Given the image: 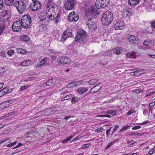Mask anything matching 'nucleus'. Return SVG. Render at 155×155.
Wrapping results in <instances>:
<instances>
[{"mask_svg": "<svg viewBox=\"0 0 155 155\" xmlns=\"http://www.w3.org/2000/svg\"><path fill=\"white\" fill-rule=\"evenodd\" d=\"M97 10L95 6H92L86 11L85 15L88 19L87 24L90 29H94L97 28L96 23L92 20L93 18H95L99 15Z\"/></svg>", "mask_w": 155, "mask_h": 155, "instance_id": "f257e3e1", "label": "nucleus"}, {"mask_svg": "<svg viewBox=\"0 0 155 155\" xmlns=\"http://www.w3.org/2000/svg\"><path fill=\"white\" fill-rule=\"evenodd\" d=\"M60 9L58 6H52L46 12V16L51 20H55L54 23L57 24L60 19Z\"/></svg>", "mask_w": 155, "mask_h": 155, "instance_id": "f03ea898", "label": "nucleus"}, {"mask_svg": "<svg viewBox=\"0 0 155 155\" xmlns=\"http://www.w3.org/2000/svg\"><path fill=\"white\" fill-rule=\"evenodd\" d=\"M113 18V13L109 11H107L103 14L101 21L104 25H108L112 21Z\"/></svg>", "mask_w": 155, "mask_h": 155, "instance_id": "7ed1b4c3", "label": "nucleus"}, {"mask_svg": "<svg viewBox=\"0 0 155 155\" xmlns=\"http://www.w3.org/2000/svg\"><path fill=\"white\" fill-rule=\"evenodd\" d=\"M23 25V28L26 29L30 26L32 20L31 17L29 15H24L20 20Z\"/></svg>", "mask_w": 155, "mask_h": 155, "instance_id": "20e7f679", "label": "nucleus"}, {"mask_svg": "<svg viewBox=\"0 0 155 155\" xmlns=\"http://www.w3.org/2000/svg\"><path fill=\"white\" fill-rule=\"evenodd\" d=\"M14 5L20 14H22L26 10L25 4L22 1L16 2L15 3Z\"/></svg>", "mask_w": 155, "mask_h": 155, "instance_id": "39448f33", "label": "nucleus"}, {"mask_svg": "<svg viewBox=\"0 0 155 155\" xmlns=\"http://www.w3.org/2000/svg\"><path fill=\"white\" fill-rule=\"evenodd\" d=\"M86 36V32L83 30H81L78 32L75 37V40L79 42H82L85 39Z\"/></svg>", "mask_w": 155, "mask_h": 155, "instance_id": "423d86ee", "label": "nucleus"}, {"mask_svg": "<svg viewBox=\"0 0 155 155\" xmlns=\"http://www.w3.org/2000/svg\"><path fill=\"white\" fill-rule=\"evenodd\" d=\"M110 2L109 0H97L95 5L97 9L103 8L106 7Z\"/></svg>", "mask_w": 155, "mask_h": 155, "instance_id": "0eeeda50", "label": "nucleus"}, {"mask_svg": "<svg viewBox=\"0 0 155 155\" xmlns=\"http://www.w3.org/2000/svg\"><path fill=\"white\" fill-rule=\"evenodd\" d=\"M21 27H23V25L20 20L16 21L13 23L12 29L14 31H19L21 29Z\"/></svg>", "mask_w": 155, "mask_h": 155, "instance_id": "6e6552de", "label": "nucleus"}, {"mask_svg": "<svg viewBox=\"0 0 155 155\" xmlns=\"http://www.w3.org/2000/svg\"><path fill=\"white\" fill-rule=\"evenodd\" d=\"M74 0H67L64 4L65 8L69 10H72L74 6Z\"/></svg>", "mask_w": 155, "mask_h": 155, "instance_id": "1a4fd4ad", "label": "nucleus"}, {"mask_svg": "<svg viewBox=\"0 0 155 155\" xmlns=\"http://www.w3.org/2000/svg\"><path fill=\"white\" fill-rule=\"evenodd\" d=\"M72 30L71 29H68L64 32L62 34L61 37V41H65L67 38L72 36Z\"/></svg>", "mask_w": 155, "mask_h": 155, "instance_id": "9d476101", "label": "nucleus"}, {"mask_svg": "<svg viewBox=\"0 0 155 155\" xmlns=\"http://www.w3.org/2000/svg\"><path fill=\"white\" fill-rule=\"evenodd\" d=\"M70 61V58L66 57H59L57 59V61L58 63L62 64H67L69 63Z\"/></svg>", "mask_w": 155, "mask_h": 155, "instance_id": "9b49d317", "label": "nucleus"}, {"mask_svg": "<svg viewBox=\"0 0 155 155\" xmlns=\"http://www.w3.org/2000/svg\"><path fill=\"white\" fill-rule=\"evenodd\" d=\"M68 18L70 21H77L79 19V16L75 14L74 12H72L68 15Z\"/></svg>", "mask_w": 155, "mask_h": 155, "instance_id": "f8f14e48", "label": "nucleus"}, {"mask_svg": "<svg viewBox=\"0 0 155 155\" xmlns=\"http://www.w3.org/2000/svg\"><path fill=\"white\" fill-rule=\"evenodd\" d=\"M41 6V3L40 2H37L36 3H32L30 6V9L32 11H35L38 10Z\"/></svg>", "mask_w": 155, "mask_h": 155, "instance_id": "ddd939ff", "label": "nucleus"}, {"mask_svg": "<svg viewBox=\"0 0 155 155\" xmlns=\"http://www.w3.org/2000/svg\"><path fill=\"white\" fill-rule=\"evenodd\" d=\"M125 24L123 21L120 20H117L114 26L116 30H122L124 27Z\"/></svg>", "mask_w": 155, "mask_h": 155, "instance_id": "4468645a", "label": "nucleus"}, {"mask_svg": "<svg viewBox=\"0 0 155 155\" xmlns=\"http://www.w3.org/2000/svg\"><path fill=\"white\" fill-rule=\"evenodd\" d=\"M128 40L129 42L135 45H137L139 43V39L138 38L134 35H130V37L128 38Z\"/></svg>", "mask_w": 155, "mask_h": 155, "instance_id": "2eb2a0df", "label": "nucleus"}, {"mask_svg": "<svg viewBox=\"0 0 155 155\" xmlns=\"http://www.w3.org/2000/svg\"><path fill=\"white\" fill-rule=\"evenodd\" d=\"M132 13L130 10L125 9L122 12V16L127 19L130 18L131 15Z\"/></svg>", "mask_w": 155, "mask_h": 155, "instance_id": "dca6fc26", "label": "nucleus"}, {"mask_svg": "<svg viewBox=\"0 0 155 155\" xmlns=\"http://www.w3.org/2000/svg\"><path fill=\"white\" fill-rule=\"evenodd\" d=\"M100 84H97L96 85L92 87L90 90V92L93 94L98 91L101 88V87L99 86V85Z\"/></svg>", "mask_w": 155, "mask_h": 155, "instance_id": "f3484780", "label": "nucleus"}, {"mask_svg": "<svg viewBox=\"0 0 155 155\" xmlns=\"http://www.w3.org/2000/svg\"><path fill=\"white\" fill-rule=\"evenodd\" d=\"M140 0H129L128 4L130 6H135L139 3Z\"/></svg>", "mask_w": 155, "mask_h": 155, "instance_id": "a211bd4d", "label": "nucleus"}, {"mask_svg": "<svg viewBox=\"0 0 155 155\" xmlns=\"http://www.w3.org/2000/svg\"><path fill=\"white\" fill-rule=\"evenodd\" d=\"M88 90L87 87H80L77 90L78 93L81 95L85 93Z\"/></svg>", "mask_w": 155, "mask_h": 155, "instance_id": "6ab92c4d", "label": "nucleus"}, {"mask_svg": "<svg viewBox=\"0 0 155 155\" xmlns=\"http://www.w3.org/2000/svg\"><path fill=\"white\" fill-rule=\"evenodd\" d=\"M150 42L148 40H146L143 42V45L145 46L144 49H149L150 47Z\"/></svg>", "mask_w": 155, "mask_h": 155, "instance_id": "aec40b11", "label": "nucleus"}, {"mask_svg": "<svg viewBox=\"0 0 155 155\" xmlns=\"http://www.w3.org/2000/svg\"><path fill=\"white\" fill-rule=\"evenodd\" d=\"M134 71L130 73V75H135L136 76H138L140 75V74L139 73L138 69H135L133 70Z\"/></svg>", "mask_w": 155, "mask_h": 155, "instance_id": "412c9836", "label": "nucleus"}, {"mask_svg": "<svg viewBox=\"0 0 155 155\" xmlns=\"http://www.w3.org/2000/svg\"><path fill=\"white\" fill-rule=\"evenodd\" d=\"M122 51L121 48L117 47L113 49V51L114 53L117 54H120Z\"/></svg>", "mask_w": 155, "mask_h": 155, "instance_id": "4be33fe9", "label": "nucleus"}, {"mask_svg": "<svg viewBox=\"0 0 155 155\" xmlns=\"http://www.w3.org/2000/svg\"><path fill=\"white\" fill-rule=\"evenodd\" d=\"M21 39L23 41L27 42L29 41V38L28 35H24L21 36Z\"/></svg>", "mask_w": 155, "mask_h": 155, "instance_id": "5701e85b", "label": "nucleus"}, {"mask_svg": "<svg viewBox=\"0 0 155 155\" xmlns=\"http://www.w3.org/2000/svg\"><path fill=\"white\" fill-rule=\"evenodd\" d=\"M99 81V80L96 79L95 78H94L89 80L87 82V83L90 85H94Z\"/></svg>", "mask_w": 155, "mask_h": 155, "instance_id": "b1692460", "label": "nucleus"}, {"mask_svg": "<svg viewBox=\"0 0 155 155\" xmlns=\"http://www.w3.org/2000/svg\"><path fill=\"white\" fill-rule=\"evenodd\" d=\"M55 79H51L48 80L46 83V84L47 86H51L52 84H54Z\"/></svg>", "mask_w": 155, "mask_h": 155, "instance_id": "393cba45", "label": "nucleus"}, {"mask_svg": "<svg viewBox=\"0 0 155 155\" xmlns=\"http://www.w3.org/2000/svg\"><path fill=\"white\" fill-rule=\"evenodd\" d=\"M8 103V102L6 101L0 104V108L4 109L8 107L9 106Z\"/></svg>", "mask_w": 155, "mask_h": 155, "instance_id": "a878e982", "label": "nucleus"}, {"mask_svg": "<svg viewBox=\"0 0 155 155\" xmlns=\"http://www.w3.org/2000/svg\"><path fill=\"white\" fill-rule=\"evenodd\" d=\"M4 1L6 5L11 6L13 3L14 0H4Z\"/></svg>", "mask_w": 155, "mask_h": 155, "instance_id": "bb28decb", "label": "nucleus"}, {"mask_svg": "<svg viewBox=\"0 0 155 155\" xmlns=\"http://www.w3.org/2000/svg\"><path fill=\"white\" fill-rule=\"evenodd\" d=\"M73 97V95L68 94L65 96L64 97L62 98L61 100L62 101H64L65 100H67L71 99Z\"/></svg>", "mask_w": 155, "mask_h": 155, "instance_id": "cd10ccee", "label": "nucleus"}, {"mask_svg": "<svg viewBox=\"0 0 155 155\" xmlns=\"http://www.w3.org/2000/svg\"><path fill=\"white\" fill-rule=\"evenodd\" d=\"M8 13V11L5 10H2L0 13L1 15L3 17H4L5 16L7 15Z\"/></svg>", "mask_w": 155, "mask_h": 155, "instance_id": "c85d7f7f", "label": "nucleus"}, {"mask_svg": "<svg viewBox=\"0 0 155 155\" xmlns=\"http://www.w3.org/2000/svg\"><path fill=\"white\" fill-rule=\"evenodd\" d=\"M74 81V84L73 85V87L79 86L81 84L83 83V81L81 80L77 81Z\"/></svg>", "mask_w": 155, "mask_h": 155, "instance_id": "c756f323", "label": "nucleus"}, {"mask_svg": "<svg viewBox=\"0 0 155 155\" xmlns=\"http://www.w3.org/2000/svg\"><path fill=\"white\" fill-rule=\"evenodd\" d=\"M16 50L18 53L20 54H24L26 52V51L24 49L22 48H18L16 49Z\"/></svg>", "mask_w": 155, "mask_h": 155, "instance_id": "7c9ffc66", "label": "nucleus"}, {"mask_svg": "<svg viewBox=\"0 0 155 155\" xmlns=\"http://www.w3.org/2000/svg\"><path fill=\"white\" fill-rule=\"evenodd\" d=\"M5 28V25L4 24H0V35H2Z\"/></svg>", "mask_w": 155, "mask_h": 155, "instance_id": "2f4dec72", "label": "nucleus"}, {"mask_svg": "<svg viewBox=\"0 0 155 155\" xmlns=\"http://www.w3.org/2000/svg\"><path fill=\"white\" fill-rule=\"evenodd\" d=\"M79 100V99L78 97H74L73 96L72 98L71 102L72 104H74L78 102Z\"/></svg>", "mask_w": 155, "mask_h": 155, "instance_id": "473e14b6", "label": "nucleus"}, {"mask_svg": "<svg viewBox=\"0 0 155 155\" xmlns=\"http://www.w3.org/2000/svg\"><path fill=\"white\" fill-rule=\"evenodd\" d=\"M28 60H25L23 61L21 64V65L23 66H26L28 65Z\"/></svg>", "mask_w": 155, "mask_h": 155, "instance_id": "72a5a7b5", "label": "nucleus"}, {"mask_svg": "<svg viewBox=\"0 0 155 155\" xmlns=\"http://www.w3.org/2000/svg\"><path fill=\"white\" fill-rule=\"evenodd\" d=\"M73 136H69L68 138L62 141V143H67L68 141H69L72 138Z\"/></svg>", "mask_w": 155, "mask_h": 155, "instance_id": "f704fd0d", "label": "nucleus"}, {"mask_svg": "<svg viewBox=\"0 0 155 155\" xmlns=\"http://www.w3.org/2000/svg\"><path fill=\"white\" fill-rule=\"evenodd\" d=\"M14 51L13 50L10 49L8 51V55L11 56L14 53Z\"/></svg>", "mask_w": 155, "mask_h": 155, "instance_id": "c9c22d12", "label": "nucleus"}, {"mask_svg": "<svg viewBox=\"0 0 155 155\" xmlns=\"http://www.w3.org/2000/svg\"><path fill=\"white\" fill-rule=\"evenodd\" d=\"M75 81L73 82H70L68 83L66 86V87L67 88H71V85H72V86H73V85L74 84Z\"/></svg>", "mask_w": 155, "mask_h": 155, "instance_id": "e433bc0d", "label": "nucleus"}, {"mask_svg": "<svg viewBox=\"0 0 155 155\" xmlns=\"http://www.w3.org/2000/svg\"><path fill=\"white\" fill-rule=\"evenodd\" d=\"M155 104L154 103H151L149 104V109L150 110H152Z\"/></svg>", "mask_w": 155, "mask_h": 155, "instance_id": "4c0bfd02", "label": "nucleus"}, {"mask_svg": "<svg viewBox=\"0 0 155 155\" xmlns=\"http://www.w3.org/2000/svg\"><path fill=\"white\" fill-rule=\"evenodd\" d=\"M155 146L152 148L148 152V153L150 155H152L155 152Z\"/></svg>", "mask_w": 155, "mask_h": 155, "instance_id": "58836bf2", "label": "nucleus"}, {"mask_svg": "<svg viewBox=\"0 0 155 155\" xmlns=\"http://www.w3.org/2000/svg\"><path fill=\"white\" fill-rule=\"evenodd\" d=\"M28 87L29 86L28 85L23 86L21 87L20 90L22 91H23L28 88Z\"/></svg>", "mask_w": 155, "mask_h": 155, "instance_id": "ea45409f", "label": "nucleus"}, {"mask_svg": "<svg viewBox=\"0 0 155 155\" xmlns=\"http://www.w3.org/2000/svg\"><path fill=\"white\" fill-rule=\"evenodd\" d=\"M103 130V128L102 127L98 128L95 130V132H102Z\"/></svg>", "mask_w": 155, "mask_h": 155, "instance_id": "a19ab883", "label": "nucleus"}, {"mask_svg": "<svg viewBox=\"0 0 155 155\" xmlns=\"http://www.w3.org/2000/svg\"><path fill=\"white\" fill-rule=\"evenodd\" d=\"M4 6V2L3 0H0V10H1Z\"/></svg>", "mask_w": 155, "mask_h": 155, "instance_id": "79ce46f5", "label": "nucleus"}, {"mask_svg": "<svg viewBox=\"0 0 155 155\" xmlns=\"http://www.w3.org/2000/svg\"><path fill=\"white\" fill-rule=\"evenodd\" d=\"M80 64L78 63V62H76L74 63L73 64H72V66L73 67H75V68H77L78 67V66H79Z\"/></svg>", "mask_w": 155, "mask_h": 155, "instance_id": "37998d69", "label": "nucleus"}, {"mask_svg": "<svg viewBox=\"0 0 155 155\" xmlns=\"http://www.w3.org/2000/svg\"><path fill=\"white\" fill-rule=\"evenodd\" d=\"M3 91H2V90L0 91V97H2L6 94V92L5 91L4 92Z\"/></svg>", "mask_w": 155, "mask_h": 155, "instance_id": "c03bdc74", "label": "nucleus"}, {"mask_svg": "<svg viewBox=\"0 0 155 155\" xmlns=\"http://www.w3.org/2000/svg\"><path fill=\"white\" fill-rule=\"evenodd\" d=\"M126 57L127 58H130L132 57V55L131 53H128L126 54Z\"/></svg>", "mask_w": 155, "mask_h": 155, "instance_id": "a18cd8bd", "label": "nucleus"}, {"mask_svg": "<svg viewBox=\"0 0 155 155\" xmlns=\"http://www.w3.org/2000/svg\"><path fill=\"white\" fill-rule=\"evenodd\" d=\"M134 112V110H131L129 111L127 114V115L128 116L132 114Z\"/></svg>", "mask_w": 155, "mask_h": 155, "instance_id": "49530a36", "label": "nucleus"}, {"mask_svg": "<svg viewBox=\"0 0 155 155\" xmlns=\"http://www.w3.org/2000/svg\"><path fill=\"white\" fill-rule=\"evenodd\" d=\"M129 127L128 126L123 127L120 130V131H124L127 130Z\"/></svg>", "mask_w": 155, "mask_h": 155, "instance_id": "de8ad7c7", "label": "nucleus"}, {"mask_svg": "<svg viewBox=\"0 0 155 155\" xmlns=\"http://www.w3.org/2000/svg\"><path fill=\"white\" fill-rule=\"evenodd\" d=\"M2 91H5L6 92V94L7 93H9L10 92L8 90V87H5L2 90Z\"/></svg>", "mask_w": 155, "mask_h": 155, "instance_id": "09e8293b", "label": "nucleus"}, {"mask_svg": "<svg viewBox=\"0 0 155 155\" xmlns=\"http://www.w3.org/2000/svg\"><path fill=\"white\" fill-rule=\"evenodd\" d=\"M151 26L155 28V21H151L150 22Z\"/></svg>", "mask_w": 155, "mask_h": 155, "instance_id": "8fccbe9b", "label": "nucleus"}, {"mask_svg": "<svg viewBox=\"0 0 155 155\" xmlns=\"http://www.w3.org/2000/svg\"><path fill=\"white\" fill-rule=\"evenodd\" d=\"M114 143L113 142H111L110 143L108 144L107 145V147L105 148L106 149H107L109 148L111 146L114 144Z\"/></svg>", "mask_w": 155, "mask_h": 155, "instance_id": "3c124183", "label": "nucleus"}, {"mask_svg": "<svg viewBox=\"0 0 155 155\" xmlns=\"http://www.w3.org/2000/svg\"><path fill=\"white\" fill-rule=\"evenodd\" d=\"M141 128L140 126H136L132 128V129L133 130H135L140 129Z\"/></svg>", "mask_w": 155, "mask_h": 155, "instance_id": "603ef678", "label": "nucleus"}, {"mask_svg": "<svg viewBox=\"0 0 155 155\" xmlns=\"http://www.w3.org/2000/svg\"><path fill=\"white\" fill-rule=\"evenodd\" d=\"M5 71L4 67H2L0 68V74L3 73Z\"/></svg>", "mask_w": 155, "mask_h": 155, "instance_id": "864d4df0", "label": "nucleus"}, {"mask_svg": "<svg viewBox=\"0 0 155 155\" xmlns=\"http://www.w3.org/2000/svg\"><path fill=\"white\" fill-rule=\"evenodd\" d=\"M16 142V141H15L14 142H12L11 143H10L8 144L7 146V147H11L13 145H14Z\"/></svg>", "mask_w": 155, "mask_h": 155, "instance_id": "5fc2aeb1", "label": "nucleus"}, {"mask_svg": "<svg viewBox=\"0 0 155 155\" xmlns=\"http://www.w3.org/2000/svg\"><path fill=\"white\" fill-rule=\"evenodd\" d=\"M116 110H114L111 111V115L113 116H115L117 114Z\"/></svg>", "mask_w": 155, "mask_h": 155, "instance_id": "6e6d98bb", "label": "nucleus"}, {"mask_svg": "<svg viewBox=\"0 0 155 155\" xmlns=\"http://www.w3.org/2000/svg\"><path fill=\"white\" fill-rule=\"evenodd\" d=\"M154 93H155V91L149 92L146 94V97H148L149 96H151L152 94H153Z\"/></svg>", "mask_w": 155, "mask_h": 155, "instance_id": "4d7b16f0", "label": "nucleus"}, {"mask_svg": "<svg viewBox=\"0 0 155 155\" xmlns=\"http://www.w3.org/2000/svg\"><path fill=\"white\" fill-rule=\"evenodd\" d=\"M81 138V136H77L74 139L72 140V141H74L76 140H77L80 139Z\"/></svg>", "mask_w": 155, "mask_h": 155, "instance_id": "13d9d810", "label": "nucleus"}, {"mask_svg": "<svg viewBox=\"0 0 155 155\" xmlns=\"http://www.w3.org/2000/svg\"><path fill=\"white\" fill-rule=\"evenodd\" d=\"M89 146V144H84L82 148L83 149H85L88 147Z\"/></svg>", "mask_w": 155, "mask_h": 155, "instance_id": "bf43d9fd", "label": "nucleus"}, {"mask_svg": "<svg viewBox=\"0 0 155 155\" xmlns=\"http://www.w3.org/2000/svg\"><path fill=\"white\" fill-rule=\"evenodd\" d=\"M118 127H119V125H116L115 126L114 128L113 129L112 133L113 132H114Z\"/></svg>", "mask_w": 155, "mask_h": 155, "instance_id": "052dcab7", "label": "nucleus"}, {"mask_svg": "<svg viewBox=\"0 0 155 155\" xmlns=\"http://www.w3.org/2000/svg\"><path fill=\"white\" fill-rule=\"evenodd\" d=\"M6 54L5 53L4 51L2 52L0 54V55L3 57H6Z\"/></svg>", "mask_w": 155, "mask_h": 155, "instance_id": "680f3d73", "label": "nucleus"}, {"mask_svg": "<svg viewBox=\"0 0 155 155\" xmlns=\"http://www.w3.org/2000/svg\"><path fill=\"white\" fill-rule=\"evenodd\" d=\"M134 91L137 94H139L140 92H142L143 91H141L140 90L137 89L135 90Z\"/></svg>", "mask_w": 155, "mask_h": 155, "instance_id": "e2e57ef3", "label": "nucleus"}, {"mask_svg": "<svg viewBox=\"0 0 155 155\" xmlns=\"http://www.w3.org/2000/svg\"><path fill=\"white\" fill-rule=\"evenodd\" d=\"M148 122H149V121L146 120L144 122H142V123H140V124H140V125L145 124H148Z\"/></svg>", "mask_w": 155, "mask_h": 155, "instance_id": "0e129e2a", "label": "nucleus"}, {"mask_svg": "<svg viewBox=\"0 0 155 155\" xmlns=\"http://www.w3.org/2000/svg\"><path fill=\"white\" fill-rule=\"evenodd\" d=\"M45 58L44 59H42L41 61H40V62L43 65H44L45 64L46 62L45 60Z\"/></svg>", "mask_w": 155, "mask_h": 155, "instance_id": "69168bd1", "label": "nucleus"}, {"mask_svg": "<svg viewBox=\"0 0 155 155\" xmlns=\"http://www.w3.org/2000/svg\"><path fill=\"white\" fill-rule=\"evenodd\" d=\"M134 143V140H132L129 141L128 143V144L130 145H131L133 144Z\"/></svg>", "mask_w": 155, "mask_h": 155, "instance_id": "338daca9", "label": "nucleus"}, {"mask_svg": "<svg viewBox=\"0 0 155 155\" xmlns=\"http://www.w3.org/2000/svg\"><path fill=\"white\" fill-rule=\"evenodd\" d=\"M44 65L42 64V63H41L40 62H39V63H38L37 64V65L38 66V67H41L42 66Z\"/></svg>", "mask_w": 155, "mask_h": 155, "instance_id": "774afa93", "label": "nucleus"}]
</instances>
